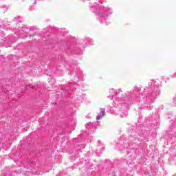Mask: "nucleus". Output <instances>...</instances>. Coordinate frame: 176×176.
Here are the masks:
<instances>
[{
  "instance_id": "nucleus-1",
  "label": "nucleus",
  "mask_w": 176,
  "mask_h": 176,
  "mask_svg": "<svg viewBox=\"0 0 176 176\" xmlns=\"http://www.w3.org/2000/svg\"><path fill=\"white\" fill-rule=\"evenodd\" d=\"M97 113L98 115L96 116V120H100V119L105 116V109L100 108L99 110H98Z\"/></svg>"
}]
</instances>
